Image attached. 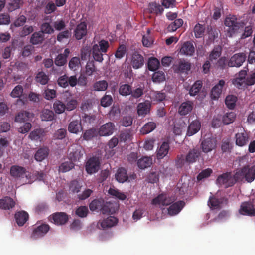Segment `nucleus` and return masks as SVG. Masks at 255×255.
Masks as SVG:
<instances>
[{"label":"nucleus","instance_id":"obj_13","mask_svg":"<svg viewBox=\"0 0 255 255\" xmlns=\"http://www.w3.org/2000/svg\"><path fill=\"white\" fill-rule=\"evenodd\" d=\"M87 33V24L85 22H82L78 24L74 31V35L77 40L82 39Z\"/></svg>","mask_w":255,"mask_h":255},{"label":"nucleus","instance_id":"obj_21","mask_svg":"<svg viewBox=\"0 0 255 255\" xmlns=\"http://www.w3.org/2000/svg\"><path fill=\"white\" fill-rule=\"evenodd\" d=\"M169 143L168 141H164L156 151L157 159L163 158L168 153L169 150Z\"/></svg>","mask_w":255,"mask_h":255},{"label":"nucleus","instance_id":"obj_12","mask_svg":"<svg viewBox=\"0 0 255 255\" xmlns=\"http://www.w3.org/2000/svg\"><path fill=\"white\" fill-rule=\"evenodd\" d=\"M144 63L142 55L137 52H134L132 54L130 60V65L133 69H138L141 68Z\"/></svg>","mask_w":255,"mask_h":255},{"label":"nucleus","instance_id":"obj_53","mask_svg":"<svg viewBox=\"0 0 255 255\" xmlns=\"http://www.w3.org/2000/svg\"><path fill=\"white\" fill-rule=\"evenodd\" d=\"M74 167V164L71 161L62 163L59 167L60 172L64 173L70 171Z\"/></svg>","mask_w":255,"mask_h":255},{"label":"nucleus","instance_id":"obj_41","mask_svg":"<svg viewBox=\"0 0 255 255\" xmlns=\"http://www.w3.org/2000/svg\"><path fill=\"white\" fill-rule=\"evenodd\" d=\"M247 173L246 181L248 182H252L255 179V165L250 167L249 165H245Z\"/></svg>","mask_w":255,"mask_h":255},{"label":"nucleus","instance_id":"obj_26","mask_svg":"<svg viewBox=\"0 0 255 255\" xmlns=\"http://www.w3.org/2000/svg\"><path fill=\"white\" fill-rule=\"evenodd\" d=\"M34 115L33 113L26 111L20 112L15 116V121L17 122H25L33 118Z\"/></svg>","mask_w":255,"mask_h":255},{"label":"nucleus","instance_id":"obj_29","mask_svg":"<svg viewBox=\"0 0 255 255\" xmlns=\"http://www.w3.org/2000/svg\"><path fill=\"white\" fill-rule=\"evenodd\" d=\"M118 223V219L114 216H109L104 219L100 223L103 229L109 228L116 225Z\"/></svg>","mask_w":255,"mask_h":255},{"label":"nucleus","instance_id":"obj_31","mask_svg":"<svg viewBox=\"0 0 255 255\" xmlns=\"http://www.w3.org/2000/svg\"><path fill=\"white\" fill-rule=\"evenodd\" d=\"M26 172V169L21 166L17 165L12 166L10 168V175L15 178L23 176Z\"/></svg>","mask_w":255,"mask_h":255},{"label":"nucleus","instance_id":"obj_58","mask_svg":"<svg viewBox=\"0 0 255 255\" xmlns=\"http://www.w3.org/2000/svg\"><path fill=\"white\" fill-rule=\"evenodd\" d=\"M236 118V114L234 112H231L227 113L223 118V122L226 124L228 125L233 122Z\"/></svg>","mask_w":255,"mask_h":255},{"label":"nucleus","instance_id":"obj_44","mask_svg":"<svg viewBox=\"0 0 255 255\" xmlns=\"http://www.w3.org/2000/svg\"><path fill=\"white\" fill-rule=\"evenodd\" d=\"M53 109L55 113L58 114L63 113L66 110L65 104L60 100H56L54 102Z\"/></svg>","mask_w":255,"mask_h":255},{"label":"nucleus","instance_id":"obj_50","mask_svg":"<svg viewBox=\"0 0 255 255\" xmlns=\"http://www.w3.org/2000/svg\"><path fill=\"white\" fill-rule=\"evenodd\" d=\"M202 87V82L201 81L198 80L195 82V83L192 86L190 90L189 94L191 96L196 95L200 91Z\"/></svg>","mask_w":255,"mask_h":255},{"label":"nucleus","instance_id":"obj_5","mask_svg":"<svg viewBox=\"0 0 255 255\" xmlns=\"http://www.w3.org/2000/svg\"><path fill=\"white\" fill-rule=\"evenodd\" d=\"M49 229L50 227L47 224L42 223L39 225L37 224L35 227L33 228L31 238L33 239L41 238L46 234Z\"/></svg>","mask_w":255,"mask_h":255},{"label":"nucleus","instance_id":"obj_47","mask_svg":"<svg viewBox=\"0 0 255 255\" xmlns=\"http://www.w3.org/2000/svg\"><path fill=\"white\" fill-rule=\"evenodd\" d=\"M160 65L159 61L155 57L150 58L148 61V68L150 71H154L158 69Z\"/></svg>","mask_w":255,"mask_h":255},{"label":"nucleus","instance_id":"obj_52","mask_svg":"<svg viewBox=\"0 0 255 255\" xmlns=\"http://www.w3.org/2000/svg\"><path fill=\"white\" fill-rule=\"evenodd\" d=\"M205 28L203 25L197 23L194 27V32L197 38H201L204 36Z\"/></svg>","mask_w":255,"mask_h":255},{"label":"nucleus","instance_id":"obj_23","mask_svg":"<svg viewBox=\"0 0 255 255\" xmlns=\"http://www.w3.org/2000/svg\"><path fill=\"white\" fill-rule=\"evenodd\" d=\"M200 156V152L198 149L193 148L190 149L186 156V161L189 164L193 163Z\"/></svg>","mask_w":255,"mask_h":255},{"label":"nucleus","instance_id":"obj_2","mask_svg":"<svg viewBox=\"0 0 255 255\" xmlns=\"http://www.w3.org/2000/svg\"><path fill=\"white\" fill-rule=\"evenodd\" d=\"M217 141L216 138L208 137L204 138L201 142L202 151L205 153H208L215 150L217 148Z\"/></svg>","mask_w":255,"mask_h":255},{"label":"nucleus","instance_id":"obj_63","mask_svg":"<svg viewBox=\"0 0 255 255\" xmlns=\"http://www.w3.org/2000/svg\"><path fill=\"white\" fill-rule=\"evenodd\" d=\"M95 71V66L93 60L89 61L86 66V74L87 75L90 76Z\"/></svg>","mask_w":255,"mask_h":255},{"label":"nucleus","instance_id":"obj_62","mask_svg":"<svg viewBox=\"0 0 255 255\" xmlns=\"http://www.w3.org/2000/svg\"><path fill=\"white\" fill-rule=\"evenodd\" d=\"M212 170L210 168H207L202 170L197 177L198 181H201L202 179L209 177L212 173Z\"/></svg>","mask_w":255,"mask_h":255},{"label":"nucleus","instance_id":"obj_56","mask_svg":"<svg viewBox=\"0 0 255 255\" xmlns=\"http://www.w3.org/2000/svg\"><path fill=\"white\" fill-rule=\"evenodd\" d=\"M89 212L88 207L85 206H81L79 207L75 211V214L77 216L81 218L86 217Z\"/></svg>","mask_w":255,"mask_h":255},{"label":"nucleus","instance_id":"obj_64","mask_svg":"<svg viewBox=\"0 0 255 255\" xmlns=\"http://www.w3.org/2000/svg\"><path fill=\"white\" fill-rule=\"evenodd\" d=\"M245 80L247 87L254 85L255 84V72L247 75Z\"/></svg>","mask_w":255,"mask_h":255},{"label":"nucleus","instance_id":"obj_6","mask_svg":"<svg viewBox=\"0 0 255 255\" xmlns=\"http://www.w3.org/2000/svg\"><path fill=\"white\" fill-rule=\"evenodd\" d=\"M246 55L244 53H239L234 54L228 62V66L230 67L241 66L245 61Z\"/></svg>","mask_w":255,"mask_h":255},{"label":"nucleus","instance_id":"obj_3","mask_svg":"<svg viewBox=\"0 0 255 255\" xmlns=\"http://www.w3.org/2000/svg\"><path fill=\"white\" fill-rule=\"evenodd\" d=\"M235 180L231 172H226L218 176L216 182L220 185H223L225 188H228L233 186Z\"/></svg>","mask_w":255,"mask_h":255},{"label":"nucleus","instance_id":"obj_40","mask_svg":"<svg viewBox=\"0 0 255 255\" xmlns=\"http://www.w3.org/2000/svg\"><path fill=\"white\" fill-rule=\"evenodd\" d=\"M104 201L102 199H96L91 201L89 204V208L91 211H95L101 209L102 208Z\"/></svg>","mask_w":255,"mask_h":255},{"label":"nucleus","instance_id":"obj_17","mask_svg":"<svg viewBox=\"0 0 255 255\" xmlns=\"http://www.w3.org/2000/svg\"><path fill=\"white\" fill-rule=\"evenodd\" d=\"M193 108V103L187 101L181 103L178 109V113L182 116H185L191 112Z\"/></svg>","mask_w":255,"mask_h":255},{"label":"nucleus","instance_id":"obj_11","mask_svg":"<svg viewBox=\"0 0 255 255\" xmlns=\"http://www.w3.org/2000/svg\"><path fill=\"white\" fill-rule=\"evenodd\" d=\"M173 68L177 73H187L191 69V63L184 59H180L178 63L173 65Z\"/></svg>","mask_w":255,"mask_h":255},{"label":"nucleus","instance_id":"obj_46","mask_svg":"<svg viewBox=\"0 0 255 255\" xmlns=\"http://www.w3.org/2000/svg\"><path fill=\"white\" fill-rule=\"evenodd\" d=\"M156 125L154 122H149L143 126L141 132L143 134H147L152 131L156 128Z\"/></svg>","mask_w":255,"mask_h":255},{"label":"nucleus","instance_id":"obj_54","mask_svg":"<svg viewBox=\"0 0 255 255\" xmlns=\"http://www.w3.org/2000/svg\"><path fill=\"white\" fill-rule=\"evenodd\" d=\"M183 23V21L182 19H176L174 22L171 23L168 27V30L170 31H175L178 28L180 27Z\"/></svg>","mask_w":255,"mask_h":255},{"label":"nucleus","instance_id":"obj_35","mask_svg":"<svg viewBox=\"0 0 255 255\" xmlns=\"http://www.w3.org/2000/svg\"><path fill=\"white\" fill-rule=\"evenodd\" d=\"M83 154L84 151L81 148H79L71 151L69 153L68 157L72 162H76L80 160L83 156Z\"/></svg>","mask_w":255,"mask_h":255},{"label":"nucleus","instance_id":"obj_59","mask_svg":"<svg viewBox=\"0 0 255 255\" xmlns=\"http://www.w3.org/2000/svg\"><path fill=\"white\" fill-rule=\"evenodd\" d=\"M23 92V88L21 85H18L15 87L10 93V96L13 98L20 97Z\"/></svg>","mask_w":255,"mask_h":255},{"label":"nucleus","instance_id":"obj_1","mask_svg":"<svg viewBox=\"0 0 255 255\" xmlns=\"http://www.w3.org/2000/svg\"><path fill=\"white\" fill-rule=\"evenodd\" d=\"M100 164L99 157L96 156L91 157L86 162L85 170L87 173L90 174L96 173L99 170Z\"/></svg>","mask_w":255,"mask_h":255},{"label":"nucleus","instance_id":"obj_27","mask_svg":"<svg viewBox=\"0 0 255 255\" xmlns=\"http://www.w3.org/2000/svg\"><path fill=\"white\" fill-rule=\"evenodd\" d=\"M246 171H247V170H246V166H245L235 170V173L233 176L235 180V183L237 182H242L244 179L246 181L247 173Z\"/></svg>","mask_w":255,"mask_h":255},{"label":"nucleus","instance_id":"obj_42","mask_svg":"<svg viewBox=\"0 0 255 255\" xmlns=\"http://www.w3.org/2000/svg\"><path fill=\"white\" fill-rule=\"evenodd\" d=\"M224 23L226 26L232 28V30L236 29L238 27L237 18L234 15L226 17Z\"/></svg>","mask_w":255,"mask_h":255},{"label":"nucleus","instance_id":"obj_36","mask_svg":"<svg viewBox=\"0 0 255 255\" xmlns=\"http://www.w3.org/2000/svg\"><path fill=\"white\" fill-rule=\"evenodd\" d=\"M40 118L42 121H52L55 119V114L52 110L44 109L41 112Z\"/></svg>","mask_w":255,"mask_h":255},{"label":"nucleus","instance_id":"obj_25","mask_svg":"<svg viewBox=\"0 0 255 255\" xmlns=\"http://www.w3.org/2000/svg\"><path fill=\"white\" fill-rule=\"evenodd\" d=\"M15 218L18 225L22 226L28 220L29 215L24 211H20L15 214Z\"/></svg>","mask_w":255,"mask_h":255},{"label":"nucleus","instance_id":"obj_51","mask_svg":"<svg viewBox=\"0 0 255 255\" xmlns=\"http://www.w3.org/2000/svg\"><path fill=\"white\" fill-rule=\"evenodd\" d=\"M222 53L221 47L218 46L214 48L212 50L209 56V59L212 61L214 60H216L220 57Z\"/></svg>","mask_w":255,"mask_h":255},{"label":"nucleus","instance_id":"obj_9","mask_svg":"<svg viewBox=\"0 0 255 255\" xmlns=\"http://www.w3.org/2000/svg\"><path fill=\"white\" fill-rule=\"evenodd\" d=\"M115 129V124L111 122L103 124L98 129L99 136H108L111 135Z\"/></svg>","mask_w":255,"mask_h":255},{"label":"nucleus","instance_id":"obj_48","mask_svg":"<svg viewBox=\"0 0 255 255\" xmlns=\"http://www.w3.org/2000/svg\"><path fill=\"white\" fill-rule=\"evenodd\" d=\"M237 100L236 96L233 95H228L225 99V104L229 109H233L235 107Z\"/></svg>","mask_w":255,"mask_h":255},{"label":"nucleus","instance_id":"obj_7","mask_svg":"<svg viewBox=\"0 0 255 255\" xmlns=\"http://www.w3.org/2000/svg\"><path fill=\"white\" fill-rule=\"evenodd\" d=\"M239 212L243 215L255 216V205L250 201L244 202L241 203Z\"/></svg>","mask_w":255,"mask_h":255},{"label":"nucleus","instance_id":"obj_15","mask_svg":"<svg viewBox=\"0 0 255 255\" xmlns=\"http://www.w3.org/2000/svg\"><path fill=\"white\" fill-rule=\"evenodd\" d=\"M185 205L183 201H178L171 204L168 208V213L170 216H174L178 214L183 209Z\"/></svg>","mask_w":255,"mask_h":255},{"label":"nucleus","instance_id":"obj_14","mask_svg":"<svg viewBox=\"0 0 255 255\" xmlns=\"http://www.w3.org/2000/svg\"><path fill=\"white\" fill-rule=\"evenodd\" d=\"M225 84V82L224 80H220L219 83L212 88L210 97L212 100H217L219 98Z\"/></svg>","mask_w":255,"mask_h":255},{"label":"nucleus","instance_id":"obj_28","mask_svg":"<svg viewBox=\"0 0 255 255\" xmlns=\"http://www.w3.org/2000/svg\"><path fill=\"white\" fill-rule=\"evenodd\" d=\"M201 123L198 120L193 121L189 125L187 135L192 136L196 133L200 129Z\"/></svg>","mask_w":255,"mask_h":255},{"label":"nucleus","instance_id":"obj_24","mask_svg":"<svg viewBox=\"0 0 255 255\" xmlns=\"http://www.w3.org/2000/svg\"><path fill=\"white\" fill-rule=\"evenodd\" d=\"M45 40L44 35L40 31L35 32L31 36L30 43L33 45H40Z\"/></svg>","mask_w":255,"mask_h":255},{"label":"nucleus","instance_id":"obj_49","mask_svg":"<svg viewBox=\"0 0 255 255\" xmlns=\"http://www.w3.org/2000/svg\"><path fill=\"white\" fill-rule=\"evenodd\" d=\"M108 83L105 80H100L96 82L93 85V89L95 91H102L107 90Z\"/></svg>","mask_w":255,"mask_h":255},{"label":"nucleus","instance_id":"obj_22","mask_svg":"<svg viewBox=\"0 0 255 255\" xmlns=\"http://www.w3.org/2000/svg\"><path fill=\"white\" fill-rule=\"evenodd\" d=\"M15 202L12 198L6 196L0 199V208L4 210H10L14 207Z\"/></svg>","mask_w":255,"mask_h":255},{"label":"nucleus","instance_id":"obj_34","mask_svg":"<svg viewBox=\"0 0 255 255\" xmlns=\"http://www.w3.org/2000/svg\"><path fill=\"white\" fill-rule=\"evenodd\" d=\"M49 154V149L46 147L39 148L35 154V159L37 161H42L45 159Z\"/></svg>","mask_w":255,"mask_h":255},{"label":"nucleus","instance_id":"obj_19","mask_svg":"<svg viewBox=\"0 0 255 255\" xmlns=\"http://www.w3.org/2000/svg\"><path fill=\"white\" fill-rule=\"evenodd\" d=\"M181 54L186 56H192L195 52V48L193 43L190 41L184 42L180 50Z\"/></svg>","mask_w":255,"mask_h":255},{"label":"nucleus","instance_id":"obj_61","mask_svg":"<svg viewBox=\"0 0 255 255\" xmlns=\"http://www.w3.org/2000/svg\"><path fill=\"white\" fill-rule=\"evenodd\" d=\"M67 61L66 57L62 54H59L55 58L54 63L57 66H63L66 64Z\"/></svg>","mask_w":255,"mask_h":255},{"label":"nucleus","instance_id":"obj_45","mask_svg":"<svg viewBox=\"0 0 255 255\" xmlns=\"http://www.w3.org/2000/svg\"><path fill=\"white\" fill-rule=\"evenodd\" d=\"M132 86L128 84H122L120 86L119 93L121 95L127 96L130 95Z\"/></svg>","mask_w":255,"mask_h":255},{"label":"nucleus","instance_id":"obj_18","mask_svg":"<svg viewBox=\"0 0 255 255\" xmlns=\"http://www.w3.org/2000/svg\"><path fill=\"white\" fill-rule=\"evenodd\" d=\"M54 223L57 225H63L67 223L69 219L68 215L64 212H57L52 215Z\"/></svg>","mask_w":255,"mask_h":255},{"label":"nucleus","instance_id":"obj_33","mask_svg":"<svg viewBox=\"0 0 255 255\" xmlns=\"http://www.w3.org/2000/svg\"><path fill=\"white\" fill-rule=\"evenodd\" d=\"M115 178L120 183L127 181L128 179V175L126 170L123 167L119 168L115 174Z\"/></svg>","mask_w":255,"mask_h":255},{"label":"nucleus","instance_id":"obj_55","mask_svg":"<svg viewBox=\"0 0 255 255\" xmlns=\"http://www.w3.org/2000/svg\"><path fill=\"white\" fill-rule=\"evenodd\" d=\"M40 32L44 34H51L54 33V30L53 27L50 25L49 23L44 22L42 24L41 26Z\"/></svg>","mask_w":255,"mask_h":255},{"label":"nucleus","instance_id":"obj_8","mask_svg":"<svg viewBox=\"0 0 255 255\" xmlns=\"http://www.w3.org/2000/svg\"><path fill=\"white\" fill-rule=\"evenodd\" d=\"M228 200L225 197L218 198L215 196L210 197L208 205L212 209H220L223 206L227 205Z\"/></svg>","mask_w":255,"mask_h":255},{"label":"nucleus","instance_id":"obj_37","mask_svg":"<svg viewBox=\"0 0 255 255\" xmlns=\"http://www.w3.org/2000/svg\"><path fill=\"white\" fill-rule=\"evenodd\" d=\"M99 135L98 130L95 128H91L85 130L83 133V138L84 140L88 141L93 137H97Z\"/></svg>","mask_w":255,"mask_h":255},{"label":"nucleus","instance_id":"obj_38","mask_svg":"<svg viewBox=\"0 0 255 255\" xmlns=\"http://www.w3.org/2000/svg\"><path fill=\"white\" fill-rule=\"evenodd\" d=\"M152 164V159L148 157H143L137 161L138 167L142 169L150 167Z\"/></svg>","mask_w":255,"mask_h":255},{"label":"nucleus","instance_id":"obj_30","mask_svg":"<svg viewBox=\"0 0 255 255\" xmlns=\"http://www.w3.org/2000/svg\"><path fill=\"white\" fill-rule=\"evenodd\" d=\"M150 103L146 101L144 102L139 103L137 106V113L139 116H145L149 112Z\"/></svg>","mask_w":255,"mask_h":255},{"label":"nucleus","instance_id":"obj_10","mask_svg":"<svg viewBox=\"0 0 255 255\" xmlns=\"http://www.w3.org/2000/svg\"><path fill=\"white\" fill-rule=\"evenodd\" d=\"M174 201V197H169L167 194H161L154 198L152 201V203L153 205L167 206L172 203Z\"/></svg>","mask_w":255,"mask_h":255},{"label":"nucleus","instance_id":"obj_20","mask_svg":"<svg viewBox=\"0 0 255 255\" xmlns=\"http://www.w3.org/2000/svg\"><path fill=\"white\" fill-rule=\"evenodd\" d=\"M46 134V132L42 128H37L32 131L29 135V138L31 140L41 141Z\"/></svg>","mask_w":255,"mask_h":255},{"label":"nucleus","instance_id":"obj_16","mask_svg":"<svg viewBox=\"0 0 255 255\" xmlns=\"http://www.w3.org/2000/svg\"><path fill=\"white\" fill-rule=\"evenodd\" d=\"M83 129L81 125V120L80 118L78 120H72L70 122L68 126V131L72 133L78 134Z\"/></svg>","mask_w":255,"mask_h":255},{"label":"nucleus","instance_id":"obj_32","mask_svg":"<svg viewBox=\"0 0 255 255\" xmlns=\"http://www.w3.org/2000/svg\"><path fill=\"white\" fill-rule=\"evenodd\" d=\"M236 144L239 146L245 145L248 141L249 137L247 133H237L235 135Z\"/></svg>","mask_w":255,"mask_h":255},{"label":"nucleus","instance_id":"obj_43","mask_svg":"<svg viewBox=\"0 0 255 255\" xmlns=\"http://www.w3.org/2000/svg\"><path fill=\"white\" fill-rule=\"evenodd\" d=\"M35 80L37 83H39L42 85H46L49 80V78L45 72L40 71L37 73Z\"/></svg>","mask_w":255,"mask_h":255},{"label":"nucleus","instance_id":"obj_60","mask_svg":"<svg viewBox=\"0 0 255 255\" xmlns=\"http://www.w3.org/2000/svg\"><path fill=\"white\" fill-rule=\"evenodd\" d=\"M165 79L164 73L163 71H158L153 74L152 80L153 82H161Z\"/></svg>","mask_w":255,"mask_h":255},{"label":"nucleus","instance_id":"obj_4","mask_svg":"<svg viewBox=\"0 0 255 255\" xmlns=\"http://www.w3.org/2000/svg\"><path fill=\"white\" fill-rule=\"evenodd\" d=\"M248 69L241 70L237 76L232 80V84L239 89H244L247 88L245 77L247 75Z\"/></svg>","mask_w":255,"mask_h":255},{"label":"nucleus","instance_id":"obj_57","mask_svg":"<svg viewBox=\"0 0 255 255\" xmlns=\"http://www.w3.org/2000/svg\"><path fill=\"white\" fill-rule=\"evenodd\" d=\"M127 51L126 47L125 45H120L115 52V56L117 59L122 58L125 55Z\"/></svg>","mask_w":255,"mask_h":255},{"label":"nucleus","instance_id":"obj_39","mask_svg":"<svg viewBox=\"0 0 255 255\" xmlns=\"http://www.w3.org/2000/svg\"><path fill=\"white\" fill-rule=\"evenodd\" d=\"M148 8L150 13L156 14H161L164 11L162 6L155 2L150 3Z\"/></svg>","mask_w":255,"mask_h":255}]
</instances>
